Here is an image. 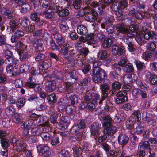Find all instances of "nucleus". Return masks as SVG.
<instances>
[{"instance_id":"f257e3e1","label":"nucleus","mask_w":157,"mask_h":157,"mask_svg":"<svg viewBox=\"0 0 157 157\" xmlns=\"http://www.w3.org/2000/svg\"><path fill=\"white\" fill-rule=\"evenodd\" d=\"M91 5L94 7V8L92 10L91 12L86 14L85 18L88 21L93 22L95 21V17L102 14L103 10L102 6L100 5L97 2H92Z\"/></svg>"},{"instance_id":"f03ea898","label":"nucleus","mask_w":157,"mask_h":157,"mask_svg":"<svg viewBox=\"0 0 157 157\" xmlns=\"http://www.w3.org/2000/svg\"><path fill=\"white\" fill-rule=\"evenodd\" d=\"M90 73L92 76L93 81L95 83H102L109 81L107 79V77L105 71L101 68L93 69L90 71Z\"/></svg>"},{"instance_id":"7ed1b4c3","label":"nucleus","mask_w":157,"mask_h":157,"mask_svg":"<svg viewBox=\"0 0 157 157\" xmlns=\"http://www.w3.org/2000/svg\"><path fill=\"white\" fill-rule=\"evenodd\" d=\"M144 38L146 40H151V42L147 44V49L151 51L154 50L156 48L155 43L157 42V35L153 31H151L146 32L144 34Z\"/></svg>"},{"instance_id":"20e7f679","label":"nucleus","mask_w":157,"mask_h":157,"mask_svg":"<svg viewBox=\"0 0 157 157\" xmlns=\"http://www.w3.org/2000/svg\"><path fill=\"white\" fill-rule=\"evenodd\" d=\"M59 45L61 46V54L64 58H69L74 54L73 48L68 43L64 42L62 45Z\"/></svg>"},{"instance_id":"39448f33","label":"nucleus","mask_w":157,"mask_h":157,"mask_svg":"<svg viewBox=\"0 0 157 157\" xmlns=\"http://www.w3.org/2000/svg\"><path fill=\"white\" fill-rule=\"evenodd\" d=\"M30 41L35 47V51L37 52H40L44 50L43 41L41 39H38L32 36L29 37Z\"/></svg>"},{"instance_id":"423d86ee","label":"nucleus","mask_w":157,"mask_h":157,"mask_svg":"<svg viewBox=\"0 0 157 157\" xmlns=\"http://www.w3.org/2000/svg\"><path fill=\"white\" fill-rule=\"evenodd\" d=\"M99 118L100 120H102L103 121V125L106 128L111 126L112 122V119L111 117L108 115H104L103 113L100 114L99 115Z\"/></svg>"},{"instance_id":"0eeeda50","label":"nucleus","mask_w":157,"mask_h":157,"mask_svg":"<svg viewBox=\"0 0 157 157\" xmlns=\"http://www.w3.org/2000/svg\"><path fill=\"white\" fill-rule=\"evenodd\" d=\"M128 5L127 2H124L121 3L116 1H114L111 4V8L113 11H117L122 9H123Z\"/></svg>"},{"instance_id":"6e6552de","label":"nucleus","mask_w":157,"mask_h":157,"mask_svg":"<svg viewBox=\"0 0 157 157\" xmlns=\"http://www.w3.org/2000/svg\"><path fill=\"white\" fill-rule=\"evenodd\" d=\"M99 125L98 123H94L90 126V130L92 135L96 138L99 135Z\"/></svg>"},{"instance_id":"1a4fd4ad","label":"nucleus","mask_w":157,"mask_h":157,"mask_svg":"<svg viewBox=\"0 0 157 157\" xmlns=\"http://www.w3.org/2000/svg\"><path fill=\"white\" fill-rule=\"evenodd\" d=\"M117 140L119 144L124 146L128 143L129 137L126 134L122 133L119 135Z\"/></svg>"},{"instance_id":"9d476101","label":"nucleus","mask_w":157,"mask_h":157,"mask_svg":"<svg viewBox=\"0 0 157 157\" xmlns=\"http://www.w3.org/2000/svg\"><path fill=\"white\" fill-rule=\"evenodd\" d=\"M124 42L127 46V48L130 52H134L135 51V45L133 39L125 38Z\"/></svg>"},{"instance_id":"9b49d317","label":"nucleus","mask_w":157,"mask_h":157,"mask_svg":"<svg viewBox=\"0 0 157 157\" xmlns=\"http://www.w3.org/2000/svg\"><path fill=\"white\" fill-rule=\"evenodd\" d=\"M94 37V34L90 33L86 35L85 39L83 36H81L79 38V40L83 41V42H87L88 44L94 43L95 42Z\"/></svg>"},{"instance_id":"f8f14e48","label":"nucleus","mask_w":157,"mask_h":157,"mask_svg":"<svg viewBox=\"0 0 157 157\" xmlns=\"http://www.w3.org/2000/svg\"><path fill=\"white\" fill-rule=\"evenodd\" d=\"M80 128L77 125H74L70 129V133L72 134H75L77 135L79 140H81V138L82 134L80 132Z\"/></svg>"},{"instance_id":"ddd939ff","label":"nucleus","mask_w":157,"mask_h":157,"mask_svg":"<svg viewBox=\"0 0 157 157\" xmlns=\"http://www.w3.org/2000/svg\"><path fill=\"white\" fill-rule=\"evenodd\" d=\"M4 57L5 58V61L8 62V63L15 59L14 57L13 52L10 50H5Z\"/></svg>"},{"instance_id":"4468645a","label":"nucleus","mask_w":157,"mask_h":157,"mask_svg":"<svg viewBox=\"0 0 157 157\" xmlns=\"http://www.w3.org/2000/svg\"><path fill=\"white\" fill-rule=\"evenodd\" d=\"M9 20V27L11 28L10 32L12 33L13 32L14 30L16 29L18 25V22L16 18L12 19L11 18Z\"/></svg>"},{"instance_id":"2eb2a0df","label":"nucleus","mask_w":157,"mask_h":157,"mask_svg":"<svg viewBox=\"0 0 157 157\" xmlns=\"http://www.w3.org/2000/svg\"><path fill=\"white\" fill-rule=\"evenodd\" d=\"M117 131V128L114 126L111 125L106 128L104 129V132L105 134H107L109 136L111 134L113 135Z\"/></svg>"},{"instance_id":"dca6fc26","label":"nucleus","mask_w":157,"mask_h":157,"mask_svg":"<svg viewBox=\"0 0 157 157\" xmlns=\"http://www.w3.org/2000/svg\"><path fill=\"white\" fill-rule=\"evenodd\" d=\"M136 118L130 117L126 121V125L127 128L131 129L134 128V124L136 122Z\"/></svg>"},{"instance_id":"f3484780","label":"nucleus","mask_w":157,"mask_h":157,"mask_svg":"<svg viewBox=\"0 0 157 157\" xmlns=\"http://www.w3.org/2000/svg\"><path fill=\"white\" fill-rule=\"evenodd\" d=\"M0 11L2 14L7 16L8 19H10L13 17L12 11L5 7H1Z\"/></svg>"},{"instance_id":"a211bd4d","label":"nucleus","mask_w":157,"mask_h":157,"mask_svg":"<svg viewBox=\"0 0 157 157\" xmlns=\"http://www.w3.org/2000/svg\"><path fill=\"white\" fill-rule=\"evenodd\" d=\"M46 90L49 92H52L56 88V84L55 81H49L46 82Z\"/></svg>"},{"instance_id":"6ab92c4d","label":"nucleus","mask_w":157,"mask_h":157,"mask_svg":"<svg viewBox=\"0 0 157 157\" xmlns=\"http://www.w3.org/2000/svg\"><path fill=\"white\" fill-rule=\"evenodd\" d=\"M108 54L107 51L104 50L99 51L98 53V56L100 60H105L108 57Z\"/></svg>"},{"instance_id":"aec40b11","label":"nucleus","mask_w":157,"mask_h":157,"mask_svg":"<svg viewBox=\"0 0 157 157\" xmlns=\"http://www.w3.org/2000/svg\"><path fill=\"white\" fill-rule=\"evenodd\" d=\"M20 59L21 61L26 60L30 57L26 50H21L19 53Z\"/></svg>"},{"instance_id":"412c9836","label":"nucleus","mask_w":157,"mask_h":157,"mask_svg":"<svg viewBox=\"0 0 157 157\" xmlns=\"http://www.w3.org/2000/svg\"><path fill=\"white\" fill-rule=\"evenodd\" d=\"M54 36L58 45H62L64 43V39L62 37L61 34L56 33L54 35Z\"/></svg>"},{"instance_id":"4be33fe9","label":"nucleus","mask_w":157,"mask_h":157,"mask_svg":"<svg viewBox=\"0 0 157 157\" xmlns=\"http://www.w3.org/2000/svg\"><path fill=\"white\" fill-rule=\"evenodd\" d=\"M78 33L82 35H86L88 32L86 27L83 25H78L77 28Z\"/></svg>"},{"instance_id":"5701e85b","label":"nucleus","mask_w":157,"mask_h":157,"mask_svg":"<svg viewBox=\"0 0 157 157\" xmlns=\"http://www.w3.org/2000/svg\"><path fill=\"white\" fill-rule=\"evenodd\" d=\"M37 85L36 82L32 77L29 78L26 82V86L29 88H34Z\"/></svg>"},{"instance_id":"b1692460","label":"nucleus","mask_w":157,"mask_h":157,"mask_svg":"<svg viewBox=\"0 0 157 157\" xmlns=\"http://www.w3.org/2000/svg\"><path fill=\"white\" fill-rule=\"evenodd\" d=\"M123 70L126 73H132L134 71L133 64L130 63L126 64L124 67Z\"/></svg>"},{"instance_id":"393cba45","label":"nucleus","mask_w":157,"mask_h":157,"mask_svg":"<svg viewBox=\"0 0 157 157\" xmlns=\"http://www.w3.org/2000/svg\"><path fill=\"white\" fill-rule=\"evenodd\" d=\"M67 97L71 101V103L72 105H75L78 102V96L75 95H69V94L67 95Z\"/></svg>"},{"instance_id":"a878e982","label":"nucleus","mask_w":157,"mask_h":157,"mask_svg":"<svg viewBox=\"0 0 157 157\" xmlns=\"http://www.w3.org/2000/svg\"><path fill=\"white\" fill-rule=\"evenodd\" d=\"M79 62L80 63V66L82 67L83 68L82 69V72L85 74H86L91 69L90 65L87 63H86L85 64H83V62L81 60L79 61Z\"/></svg>"},{"instance_id":"bb28decb","label":"nucleus","mask_w":157,"mask_h":157,"mask_svg":"<svg viewBox=\"0 0 157 157\" xmlns=\"http://www.w3.org/2000/svg\"><path fill=\"white\" fill-rule=\"evenodd\" d=\"M38 150H40V153L42 155L44 154L45 152H47L48 155L50 154V152L48 151L49 150V148L47 146L44 144H40L37 147Z\"/></svg>"},{"instance_id":"cd10ccee","label":"nucleus","mask_w":157,"mask_h":157,"mask_svg":"<svg viewBox=\"0 0 157 157\" xmlns=\"http://www.w3.org/2000/svg\"><path fill=\"white\" fill-rule=\"evenodd\" d=\"M59 26L61 31L65 33L69 29V27L67 23L65 21H60L59 22Z\"/></svg>"},{"instance_id":"c85d7f7f","label":"nucleus","mask_w":157,"mask_h":157,"mask_svg":"<svg viewBox=\"0 0 157 157\" xmlns=\"http://www.w3.org/2000/svg\"><path fill=\"white\" fill-rule=\"evenodd\" d=\"M116 28V29L117 31L122 34H124L127 29L125 28L124 24L122 23H120L117 24Z\"/></svg>"},{"instance_id":"c756f323","label":"nucleus","mask_w":157,"mask_h":157,"mask_svg":"<svg viewBox=\"0 0 157 157\" xmlns=\"http://www.w3.org/2000/svg\"><path fill=\"white\" fill-rule=\"evenodd\" d=\"M133 77V79L132 75H126L123 77V80L126 84H130L136 80L134 77Z\"/></svg>"},{"instance_id":"7c9ffc66","label":"nucleus","mask_w":157,"mask_h":157,"mask_svg":"<svg viewBox=\"0 0 157 157\" xmlns=\"http://www.w3.org/2000/svg\"><path fill=\"white\" fill-rule=\"evenodd\" d=\"M93 101L97 104H101L102 103L101 99L100 98V95L97 92H95L92 93Z\"/></svg>"},{"instance_id":"2f4dec72","label":"nucleus","mask_w":157,"mask_h":157,"mask_svg":"<svg viewBox=\"0 0 157 157\" xmlns=\"http://www.w3.org/2000/svg\"><path fill=\"white\" fill-rule=\"evenodd\" d=\"M47 99L48 101L52 105H54L57 101V97L55 94H53L49 95Z\"/></svg>"},{"instance_id":"473e14b6","label":"nucleus","mask_w":157,"mask_h":157,"mask_svg":"<svg viewBox=\"0 0 157 157\" xmlns=\"http://www.w3.org/2000/svg\"><path fill=\"white\" fill-rule=\"evenodd\" d=\"M43 14L46 19H51L54 16V13L51 10L48 9L44 11Z\"/></svg>"},{"instance_id":"72a5a7b5","label":"nucleus","mask_w":157,"mask_h":157,"mask_svg":"<svg viewBox=\"0 0 157 157\" xmlns=\"http://www.w3.org/2000/svg\"><path fill=\"white\" fill-rule=\"evenodd\" d=\"M103 83L101 85L100 89L102 92H108V90H109L110 86L109 85V82H103Z\"/></svg>"},{"instance_id":"f704fd0d","label":"nucleus","mask_w":157,"mask_h":157,"mask_svg":"<svg viewBox=\"0 0 157 157\" xmlns=\"http://www.w3.org/2000/svg\"><path fill=\"white\" fill-rule=\"evenodd\" d=\"M20 24L26 30L28 26H30V21L27 17H25L21 20Z\"/></svg>"},{"instance_id":"c9c22d12","label":"nucleus","mask_w":157,"mask_h":157,"mask_svg":"<svg viewBox=\"0 0 157 157\" xmlns=\"http://www.w3.org/2000/svg\"><path fill=\"white\" fill-rule=\"evenodd\" d=\"M113 43L112 40L110 38H106L102 43V46L104 48H107L110 47Z\"/></svg>"},{"instance_id":"e433bc0d","label":"nucleus","mask_w":157,"mask_h":157,"mask_svg":"<svg viewBox=\"0 0 157 157\" xmlns=\"http://www.w3.org/2000/svg\"><path fill=\"white\" fill-rule=\"evenodd\" d=\"M139 147L144 150L145 149H147L149 151L151 150V147L148 141H145L142 143H140L139 144Z\"/></svg>"},{"instance_id":"4c0bfd02","label":"nucleus","mask_w":157,"mask_h":157,"mask_svg":"<svg viewBox=\"0 0 157 157\" xmlns=\"http://www.w3.org/2000/svg\"><path fill=\"white\" fill-rule=\"evenodd\" d=\"M69 14L68 10L66 8L62 9L59 12L58 15L60 17H65L68 16Z\"/></svg>"},{"instance_id":"58836bf2","label":"nucleus","mask_w":157,"mask_h":157,"mask_svg":"<svg viewBox=\"0 0 157 157\" xmlns=\"http://www.w3.org/2000/svg\"><path fill=\"white\" fill-rule=\"evenodd\" d=\"M71 80H74L75 81L78 80V73L75 70H73L70 72L68 75Z\"/></svg>"},{"instance_id":"ea45409f","label":"nucleus","mask_w":157,"mask_h":157,"mask_svg":"<svg viewBox=\"0 0 157 157\" xmlns=\"http://www.w3.org/2000/svg\"><path fill=\"white\" fill-rule=\"evenodd\" d=\"M26 102L25 99L23 98H21L16 102V106L17 108L21 109L24 106Z\"/></svg>"},{"instance_id":"a19ab883","label":"nucleus","mask_w":157,"mask_h":157,"mask_svg":"<svg viewBox=\"0 0 157 157\" xmlns=\"http://www.w3.org/2000/svg\"><path fill=\"white\" fill-rule=\"evenodd\" d=\"M33 125L32 120H28L22 124L21 127L22 128H26L28 129H30Z\"/></svg>"},{"instance_id":"79ce46f5","label":"nucleus","mask_w":157,"mask_h":157,"mask_svg":"<svg viewBox=\"0 0 157 157\" xmlns=\"http://www.w3.org/2000/svg\"><path fill=\"white\" fill-rule=\"evenodd\" d=\"M142 118L143 120L146 122L152 118V117L146 111H144L142 113Z\"/></svg>"},{"instance_id":"37998d69","label":"nucleus","mask_w":157,"mask_h":157,"mask_svg":"<svg viewBox=\"0 0 157 157\" xmlns=\"http://www.w3.org/2000/svg\"><path fill=\"white\" fill-rule=\"evenodd\" d=\"M29 66L30 65L28 63H25L21 65L20 70L21 71H22V72H28L30 71Z\"/></svg>"},{"instance_id":"c03bdc74","label":"nucleus","mask_w":157,"mask_h":157,"mask_svg":"<svg viewBox=\"0 0 157 157\" xmlns=\"http://www.w3.org/2000/svg\"><path fill=\"white\" fill-rule=\"evenodd\" d=\"M145 33H144L142 36L140 35H138L136 37V40L139 44L141 45L143 43L144 44L146 43V41L144 40V35Z\"/></svg>"},{"instance_id":"a18cd8bd","label":"nucleus","mask_w":157,"mask_h":157,"mask_svg":"<svg viewBox=\"0 0 157 157\" xmlns=\"http://www.w3.org/2000/svg\"><path fill=\"white\" fill-rule=\"evenodd\" d=\"M134 63L136 65L137 68L138 70H141L144 69L146 67L144 63L140 61L135 60L134 61Z\"/></svg>"},{"instance_id":"49530a36","label":"nucleus","mask_w":157,"mask_h":157,"mask_svg":"<svg viewBox=\"0 0 157 157\" xmlns=\"http://www.w3.org/2000/svg\"><path fill=\"white\" fill-rule=\"evenodd\" d=\"M128 98L126 96H123V97L117 98L116 99V103L117 104H121L127 101Z\"/></svg>"},{"instance_id":"de8ad7c7","label":"nucleus","mask_w":157,"mask_h":157,"mask_svg":"<svg viewBox=\"0 0 157 157\" xmlns=\"http://www.w3.org/2000/svg\"><path fill=\"white\" fill-rule=\"evenodd\" d=\"M114 2V0H104L103 2L101 3L100 2H97L100 5L102 6L101 7L103 9L105 8L106 6H108L110 3L112 4V2Z\"/></svg>"},{"instance_id":"09e8293b","label":"nucleus","mask_w":157,"mask_h":157,"mask_svg":"<svg viewBox=\"0 0 157 157\" xmlns=\"http://www.w3.org/2000/svg\"><path fill=\"white\" fill-rule=\"evenodd\" d=\"M39 66H40L43 70L47 69L49 67V63L47 61L40 62L39 63Z\"/></svg>"},{"instance_id":"8fccbe9b","label":"nucleus","mask_w":157,"mask_h":157,"mask_svg":"<svg viewBox=\"0 0 157 157\" xmlns=\"http://www.w3.org/2000/svg\"><path fill=\"white\" fill-rule=\"evenodd\" d=\"M2 146L3 148H7L9 146V140L6 138L2 139L0 140Z\"/></svg>"},{"instance_id":"3c124183","label":"nucleus","mask_w":157,"mask_h":157,"mask_svg":"<svg viewBox=\"0 0 157 157\" xmlns=\"http://www.w3.org/2000/svg\"><path fill=\"white\" fill-rule=\"evenodd\" d=\"M59 137L58 136H54L51 140V144L53 146H55L59 143Z\"/></svg>"},{"instance_id":"603ef678","label":"nucleus","mask_w":157,"mask_h":157,"mask_svg":"<svg viewBox=\"0 0 157 157\" xmlns=\"http://www.w3.org/2000/svg\"><path fill=\"white\" fill-rule=\"evenodd\" d=\"M2 124L4 127L8 128L11 125V122L10 118L4 119L2 122Z\"/></svg>"},{"instance_id":"864d4df0","label":"nucleus","mask_w":157,"mask_h":157,"mask_svg":"<svg viewBox=\"0 0 157 157\" xmlns=\"http://www.w3.org/2000/svg\"><path fill=\"white\" fill-rule=\"evenodd\" d=\"M22 118V116L20 114L16 113L14 115L13 121L16 123H18L21 122Z\"/></svg>"},{"instance_id":"5fc2aeb1","label":"nucleus","mask_w":157,"mask_h":157,"mask_svg":"<svg viewBox=\"0 0 157 157\" xmlns=\"http://www.w3.org/2000/svg\"><path fill=\"white\" fill-rule=\"evenodd\" d=\"M5 18L2 16H0V33L5 29V27L3 26Z\"/></svg>"},{"instance_id":"6e6d98bb","label":"nucleus","mask_w":157,"mask_h":157,"mask_svg":"<svg viewBox=\"0 0 157 157\" xmlns=\"http://www.w3.org/2000/svg\"><path fill=\"white\" fill-rule=\"evenodd\" d=\"M27 140L29 143L31 144L35 143L38 141L37 138L34 136H29L27 138Z\"/></svg>"},{"instance_id":"4d7b16f0","label":"nucleus","mask_w":157,"mask_h":157,"mask_svg":"<svg viewBox=\"0 0 157 157\" xmlns=\"http://www.w3.org/2000/svg\"><path fill=\"white\" fill-rule=\"evenodd\" d=\"M30 9V5L29 4L25 3L21 6V11L22 13H25L27 11L29 10Z\"/></svg>"},{"instance_id":"13d9d810","label":"nucleus","mask_w":157,"mask_h":157,"mask_svg":"<svg viewBox=\"0 0 157 157\" xmlns=\"http://www.w3.org/2000/svg\"><path fill=\"white\" fill-rule=\"evenodd\" d=\"M79 52L81 55L86 56L88 55L89 51L88 48L83 47L79 50Z\"/></svg>"},{"instance_id":"bf43d9fd","label":"nucleus","mask_w":157,"mask_h":157,"mask_svg":"<svg viewBox=\"0 0 157 157\" xmlns=\"http://www.w3.org/2000/svg\"><path fill=\"white\" fill-rule=\"evenodd\" d=\"M66 111L68 114H72L75 110V106L73 105H69L66 108Z\"/></svg>"},{"instance_id":"052dcab7","label":"nucleus","mask_w":157,"mask_h":157,"mask_svg":"<svg viewBox=\"0 0 157 157\" xmlns=\"http://www.w3.org/2000/svg\"><path fill=\"white\" fill-rule=\"evenodd\" d=\"M40 135L44 140L48 141L50 139V135L47 132H42L40 134Z\"/></svg>"},{"instance_id":"680f3d73","label":"nucleus","mask_w":157,"mask_h":157,"mask_svg":"<svg viewBox=\"0 0 157 157\" xmlns=\"http://www.w3.org/2000/svg\"><path fill=\"white\" fill-rule=\"evenodd\" d=\"M139 29V26L137 24H131L130 25L129 30L132 32H137Z\"/></svg>"},{"instance_id":"e2e57ef3","label":"nucleus","mask_w":157,"mask_h":157,"mask_svg":"<svg viewBox=\"0 0 157 157\" xmlns=\"http://www.w3.org/2000/svg\"><path fill=\"white\" fill-rule=\"evenodd\" d=\"M123 9L119 10L117 11H114L116 12V16L118 17L119 19L120 20H123L124 17L123 14Z\"/></svg>"},{"instance_id":"0e129e2a","label":"nucleus","mask_w":157,"mask_h":157,"mask_svg":"<svg viewBox=\"0 0 157 157\" xmlns=\"http://www.w3.org/2000/svg\"><path fill=\"white\" fill-rule=\"evenodd\" d=\"M15 47L18 50H23L25 47V46L21 42L18 41L15 43Z\"/></svg>"},{"instance_id":"69168bd1","label":"nucleus","mask_w":157,"mask_h":157,"mask_svg":"<svg viewBox=\"0 0 157 157\" xmlns=\"http://www.w3.org/2000/svg\"><path fill=\"white\" fill-rule=\"evenodd\" d=\"M121 85L118 82H115L112 83V88L113 90H118L121 87Z\"/></svg>"},{"instance_id":"338daca9","label":"nucleus","mask_w":157,"mask_h":157,"mask_svg":"<svg viewBox=\"0 0 157 157\" xmlns=\"http://www.w3.org/2000/svg\"><path fill=\"white\" fill-rule=\"evenodd\" d=\"M106 29L109 34H112L114 32V28L113 25L111 24H108Z\"/></svg>"},{"instance_id":"774afa93","label":"nucleus","mask_w":157,"mask_h":157,"mask_svg":"<svg viewBox=\"0 0 157 157\" xmlns=\"http://www.w3.org/2000/svg\"><path fill=\"white\" fill-rule=\"evenodd\" d=\"M59 156V157H69V152L67 150H62L60 153Z\"/></svg>"}]
</instances>
